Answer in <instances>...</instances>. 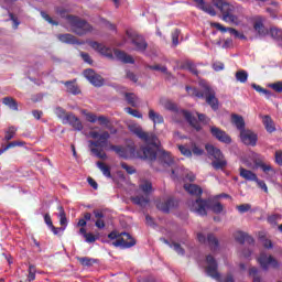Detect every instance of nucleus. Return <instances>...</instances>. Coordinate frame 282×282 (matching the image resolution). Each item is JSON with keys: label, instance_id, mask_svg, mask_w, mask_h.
Returning <instances> with one entry per match:
<instances>
[{"label": "nucleus", "instance_id": "nucleus-1", "mask_svg": "<svg viewBox=\"0 0 282 282\" xmlns=\"http://www.w3.org/2000/svg\"><path fill=\"white\" fill-rule=\"evenodd\" d=\"M129 131L137 135L141 142L148 144V147L142 148V155L143 160H150V162H155L158 160V149H160V140L158 135L153 132H147L144 129L140 127V124H130Z\"/></svg>", "mask_w": 282, "mask_h": 282}, {"label": "nucleus", "instance_id": "nucleus-2", "mask_svg": "<svg viewBox=\"0 0 282 282\" xmlns=\"http://www.w3.org/2000/svg\"><path fill=\"white\" fill-rule=\"evenodd\" d=\"M90 138L96 140L89 141L90 152L99 160H107V153H105L102 149L109 147V138H111V134H109L108 131H104L100 134L97 131H91Z\"/></svg>", "mask_w": 282, "mask_h": 282}, {"label": "nucleus", "instance_id": "nucleus-3", "mask_svg": "<svg viewBox=\"0 0 282 282\" xmlns=\"http://www.w3.org/2000/svg\"><path fill=\"white\" fill-rule=\"evenodd\" d=\"M186 91L194 98H205L207 105H209L214 111L219 109V99H217L216 93L207 84L203 85V91L188 86L186 87Z\"/></svg>", "mask_w": 282, "mask_h": 282}, {"label": "nucleus", "instance_id": "nucleus-4", "mask_svg": "<svg viewBox=\"0 0 282 282\" xmlns=\"http://www.w3.org/2000/svg\"><path fill=\"white\" fill-rule=\"evenodd\" d=\"M89 45L90 47H93V50L101 54V56H106V58H113V55H115L116 58H118V61H121V63H130V64L135 63V61L131 55L120 50L112 51L111 48L98 42H89Z\"/></svg>", "mask_w": 282, "mask_h": 282}, {"label": "nucleus", "instance_id": "nucleus-5", "mask_svg": "<svg viewBox=\"0 0 282 282\" xmlns=\"http://www.w3.org/2000/svg\"><path fill=\"white\" fill-rule=\"evenodd\" d=\"M206 208H209L216 215H219L224 212V205H221V203L219 202L214 203L212 200H204L202 198H198L191 205V210H193L194 213H198V215L202 216L207 215Z\"/></svg>", "mask_w": 282, "mask_h": 282}, {"label": "nucleus", "instance_id": "nucleus-6", "mask_svg": "<svg viewBox=\"0 0 282 282\" xmlns=\"http://www.w3.org/2000/svg\"><path fill=\"white\" fill-rule=\"evenodd\" d=\"M205 149L207 151V155L212 161V166L215 171H224L228 166V161H226V156L221 150L213 144H206Z\"/></svg>", "mask_w": 282, "mask_h": 282}, {"label": "nucleus", "instance_id": "nucleus-7", "mask_svg": "<svg viewBox=\"0 0 282 282\" xmlns=\"http://www.w3.org/2000/svg\"><path fill=\"white\" fill-rule=\"evenodd\" d=\"M67 21L70 25L72 32L77 34V36H85V34H88V32L94 31V26H91V24L76 15H68Z\"/></svg>", "mask_w": 282, "mask_h": 282}, {"label": "nucleus", "instance_id": "nucleus-8", "mask_svg": "<svg viewBox=\"0 0 282 282\" xmlns=\"http://www.w3.org/2000/svg\"><path fill=\"white\" fill-rule=\"evenodd\" d=\"M139 191L144 195H138L131 197V202L137 206H147L149 204V195L153 193V183L151 181L141 180L139 183Z\"/></svg>", "mask_w": 282, "mask_h": 282}, {"label": "nucleus", "instance_id": "nucleus-9", "mask_svg": "<svg viewBox=\"0 0 282 282\" xmlns=\"http://www.w3.org/2000/svg\"><path fill=\"white\" fill-rule=\"evenodd\" d=\"M207 267L205 269V272L207 276H212V279H215L219 282H235V278L232 275L228 274L225 278L220 279L219 272L217 271V260L213 256H207L206 258Z\"/></svg>", "mask_w": 282, "mask_h": 282}, {"label": "nucleus", "instance_id": "nucleus-10", "mask_svg": "<svg viewBox=\"0 0 282 282\" xmlns=\"http://www.w3.org/2000/svg\"><path fill=\"white\" fill-rule=\"evenodd\" d=\"M131 45H133L135 52H147L149 44L144 36L135 31H127L126 32Z\"/></svg>", "mask_w": 282, "mask_h": 282}, {"label": "nucleus", "instance_id": "nucleus-11", "mask_svg": "<svg viewBox=\"0 0 282 282\" xmlns=\"http://www.w3.org/2000/svg\"><path fill=\"white\" fill-rule=\"evenodd\" d=\"M258 263L261 265L262 270H268L270 268L276 270V268H279V261L272 256H267L265 252L260 253Z\"/></svg>", "mask_w": 282, "mask_h": 282}, {"label": "nucleus", "instance_id": "nucleus-12", "mask_svg": "<svg viewBox=\"0 0 282 282\" xmlns=\"http://www.w3.org/2000/svg\"><path fill=\"white\" fill-rule=\"evenodd\" d=\"M112 246L116 248H133V246H135V240L128 232H122L120 234V238L112 242Z\"/></svg>", "mask_w": 282, "mask_h": 282}, {"label": "nucleus", "instance_id": "nucleus-13", "mask_svg": "<svg viewBox=\"0 0 282 282\" xmlns=\"http://www.w3.org/2000/svg\"><path fill=\"white\" fill-rule=\"evenodd\" d=\"M197 239L199 243H208L213 252H216V250H219V239H217V237L214 236V234H208L207 238L203 234H197Z\"/></svg>", "mask_w": 282, "mask_h": 282}, {"label": "nucleus", "instance_id": "nucleus-14", "mask_svg": "<svg viewBox=\"0 0 282 282\" xmlns=\"http://www.w3.org/2000/svg\"><path fill=\"white\" fill-rule=\"evenodd\" d=\"M84 76L95 87H102V84H104L102 76L96 74V72H94V69H91V68L85 69L84 70Z\"/></svg>", "mask_w": 282, "mask_h": 282}, {"label": "nucleus", "instance_id": "nucleus-15", "mask_svg": "<svg viewBox=\"0 0 282 282\" xmlns=\"http://www.w3.org/2000/svg\"><path fill=\"white\" fill-rule=\"evenodd\" d=\"M240 139L243 142V144H247L248 147H257V133L252 132L251 130H242L240 132Z\"/></svg>", "mask_w": 282, "mask_h": 282}, {"label": "nucleus", "instance_id": "nucleus-16", "mask_svg": "<svg viewBox=\"0 0 282 282\" xmlns=\"http://www.w3.org/2000/svg\"><path fill=\"white\" fill-rule=\"evenodd\" d=\"M210 133L219 142H224L225 144H230V142H232V139L230 138V135H228V133H226V131L215 126L210 127Z\"/></svg>", "mask_w": 282, "mask_h": 282}, {"label": "nucleus", "instance_id": "nucleus-17", "mask_svg": "<svg viewBox=\"0 0 282 282\" xmlns=\"http://www.w3.org/2000/svg\"><path fill=\"white\" fill-rule=\"evenodd\" d=\"M212 28H216V30H219V32H230L236 39H240L241 41H246V37L243 33H240L239 31H237L236 29L232 28H226L224 25H221L218 22H214L212 23Z\"/></svg>", "mask_w": 282, "mask_h": 282}, {"label": "nucleus", "instance_id": "nucleus-18", "mask_svg": "<svg viewBox=\"0 0 282 282\" xmlns=\"http://www.w3.org/2000/svg\"><path fill=\"white\" fill-rule=\"evenodd\" d=\"M64 124H70L75 131H83V122L73 112H68L64 120Z\"/></svg>", "mask_w": 282, "mask_h": 282}, {"label": "nucleus", "instance_id": "nucleus-19", "mask_svg": "<svg viewBox=\"0 0 282 282\" xmlns=\"http://www.w3.org/2000/svg\"><path fill=\"white\" fill-rule=\"evenodd\" d=\"M214 6H216V8L220 10L223 17H225V14H230L235 11V7L224 0H215Z\"/></svg>", "mask_w": 282, "mask_h": 282}, {"label": "nucleus", "instance_id": "nucleus-20", "mask_svg": "<svg viewBox=\"0 0 282 282\" xmlns=\"http://www.w3.org/2000/svg\"><path fill=\"white\" fill-rule=\"evenodd\" d=\"M263 18L257 17L253 20V30L259 34V36H267L268 29L263 24Z\"/></svg>", "mask_w": 282, "mask_h": 282}, {"label": "nucleus", "instance_id": "nucleus-21", "mask_svg": "<svg viewBox=\"0 0 282 282\" xmlns=\"http://www.w3.org/2000/svg\"><path fill=\"white\" fill-rule=\"evenodd\" d=\"M183 117L185 118V120H187V122H189L193 129H196L197 131H202V126L199 124V121H197V119L193 117L191 112L183 110Z\"/></svg>", "mask_w": 282, "mask_h": 282}, {"label": "nucleus", "instance_id": "nucleus-22", "mask_svg": "<svg viewBox=\"0 0 282 282\" xmlns=\"http://www.w3.org/2000/svg\"><path fill=\"white\" fill-rule=\"evenodd\" d=\"M57 39H58V41H61V43H67L68 45H78L79 44L76 36L72 35L69 33L58 34Z\"/></svg>", "mask_w": 282, "mask_h": 282}, {"label": "nucleus", "instance_id": "nucleus-23", "mask_svg": "<svg viewBox=\"0 0 282 282\" xmlns=\"http://www.w3.org/2000/svg\"><path fill=\"white\" fill-rule=\"evenodd\" d=\"M235 239L236 241H238L239 243H254V238L248 236V234L243 232V231H237L235 234Z\"/></svg>", "mask_w": 282, "mask_h": 282}, {"label": "nucleus", "instance_id": "nucleus-24", "mask_svg": "<svg viewBox=\"0 0 282 282\" xmlns=\"http://www.w3.org/2000/svg\"><path fill=\"white\" fill-rule=\"evenodd\" d=\"M173 206H175V200L173 198H167L166 202L156 204V208L162 210V213H169Z\"/></svg>", "mask_w": 282, "mask_h": 282}, {"label": "nucleus", "instance_id": "nucleus-25", "mask_svg": "<svg viewBox=\"0 0 282 282\" xmlns=\"http://www.w3.org/2000/svg\"><path fill=\"white\" fill-rule=\"evenodd\" d=\"M262 123L264 126V129H267L268 133H274L276 131V128L274 127V121L272 120V117L270 116H262Z\"/></svg>", "mask_w": 282, "mask_h": 282}, {"label": "nucleus", "instance_id": "nucleus-26", "mask_svg": "<svg viewBox=\"0 0 282 282\" xmlns=\"http://www.w3.org/2000/svg\"><path fill=\"white\" fill-rule=\"evenodd\" d=\"M231 122L240 131V133L241 131L246 130V121L243 120V117L239 115H232Z\"/></svg>", "mask_w": 282, "mask_h": 282}, {"label": "nucleus", "instance_id": "nucleus-27", "mask_svg": "<svg viewBox=\"0 0 282 282\" xmlns=\"http://www.w3.org/2000/svg\"><path fill=\"white\" fill-rule=\"evenodd\" d=\"M240 177H242L243 180H247L248 182H256L258 178L257 174L243 167H240Z\"/></svg>", "mask_w": 282, "mask_h": 282}, {"label": "nucleus", "instance_id": "nucleus-28", "mask_svg": "<svg viewBox=\"0 0 282 282\" xmlns=\"http://www.w3.org/2000/svg\"><path fill=\"white\" fill-rule=\"evenodd\" d=\"M184 188L189 193V195H196V197H199L203 193L202 187L195 184H185Z\"/></svg>", "mask_w": 282, "mask_h": 282}, {"label": "nucleus", "instance_id": "nucleus-29", "mask_svg": "<svg viewBox=\"0 0 282 282\" xmlns=\"http://www.w3.org/2000/svg\"><path fill=\"white\" fill-rule=\"evenodd\" d=\"M108 149L110 151H115V153H117V155H119V158H123L124 160H127L126 147L109 144Z\"/></svg>", "mask_w": 282, "mask_h": 282}, {"label": "nucleus", "instance_id": "nucleus-30", "mask_svg": "<svg viewBox=\"0 0 282 282\" xmlns=\"http://www.w3.org/2000/svg\"><path fill=\"white\" fill-rule=\"evenodd\" d=\"M3 105L9 107V109H12V111H19V104L17 100L12 97H4L2 99Z\"/></svg>", "mask_w": 282, "mask_h": 282}, {"label": "nucleus", "instance_id": "nucleus-31", "mask_svg": "<svg viewBox=\"0 0 282 282\" xmlns=\"http://www.w3.org/2000/svg\"><path fill=\"white\" fill-rule=\"evenodd\" d=\"M149 118L154 122V124H162L164 122V117L162 115L155 112V110L150 109L149 110Z\"/></svg>", "mask_w": 282, "mask_h": 282}, {"label": "nucleus", "instance_id": "nucleus-32", "mask_svg": "<svg viewBox=\"0 0 282 282\" xmlns=\"http://www.w3.org/2000/svg\"><path fill=\"white\" fill-rule=\"evenodd\" d=\"M160 162L162 164H165V166H173V158H171V153L169 152H162L159 156Z\"/></svg>", "mask_w": 282, "mask_h": 282}, {"label": "nucleus", "instance_id": "nucleus-33", "mask_svg": "<svg viewBox=\"0 0 282 282\" xmlns=\"http://www.w3.org/2000/svg\"><path fill=\"white\" fill-rule=\"evenodd\" d=\"M254 164L256 166H259L263 171V173H265L267 175L270 173H274V169H272V165L265 164L263 163V161L256 160Z\"/></svg>", "mask_w": 282, "mask_h": 282}, {"label": "nucleus", "instance_id": "nucleus-34", "mask_svg": "<svg viewBox=\"0 0 282 282\" xmlns=\"http://www.w3.org/2000/svg\"><path fill=\"white\" fill-rule=\"evenodd\" d=\"M223 21H225L226 23H231L232 25H239V23H241L239 21V17L232 13L223 15Z\"/></svg>", "mask_w": 282, "mask_h": 282}, {"label": "nucleus", "instance_id": "nucleus-35", "mask_svg": "<svg viewBox=\"0 0 282 282\" xmlns=\"http://www.w3.org/2000/svg\"><path fill=\"white\" fill-rule=\"evenodd\" d=\"M199 10H203V12H206L207 14H210V17H216L217 12L215 11V8L210 4H206V2H202L198 6Z\"/></svg>", "mask_w": 282, "mask_h": 282}, {"label": "nucleus", "instance_id": "nucleus-36", "mask_svg": "<svg viewBox=\"0 0 282 282\" xmlns=\"http://www.w3.org/2000/svg\"><path fill=\"white\" fill-rule=\"evenodd\" d=\"M79 263L82 265H85L86 268H91V265H94V263H98L97 259L94 258H88V257H83V258H77Z\"/></svg>", "mask_w": 282, "mask_h": 282}, {"label": "nucleus", "instance_id": "nucleus-37", "mask_svg": "<svg viewBox=\"0 0 282 282\" xmlns=\"http://www.w3.org/2000/svg\"><path fill=\"white\" fill-rule=\"evenodd\" d=\"M97 166L101 171L102 175H105V177H111V167L100 161L97 162Z\"/></svg>", "mask_w": 282, "mask_h": 282}, {"label": "nucleus", "instance_id": "nucleus-38", "mask_svg": "<svg viewBox=\"0 0 282 282\" xmlns=\"http://www.w3.org/2000/svg\"><path fill=\"white\" fill-rule=\"evenodd\" d=\"M4 141L10 142L17 135V127L11 126L6 130Z\"/></svg>", "mask_w": 282, "mask_h": 282}, {"label": "nucleus", "instance_id": "nucleus-39", "mask_svg": "<svg viewBox=\"0 0 282 282\" xmlns=\"http://www.w3.org/2000/svg\"><path fill=\"white\" fill-rule=\"evenodd\" d=\"M65 85L68 94H73L74 96L80 94V88H78V86L73 82H66Z\"/></svg>", "mask_w": 282, "mask_h": 282}, {"label": "nucleus", "instance_id": "nucleus-40", "mask_svg": "<svg viewBox=\"0 0 282 282\" xmlns=\"http://www.w3.org/2000/svg\"><path fill=\"white\" fill-rule=\"evenodd\" d=\"M58 210L59 224L61 226H64L63 228L65 229L67 228V215L65 214V209L63 208V206H59Z\"/></svg>", "mask_w": 282, "mask_h": 282}, {"label": "nucleus", "instance_id": "nucleus-41", "mask_svg": "<svg viewBox=\"0 0 282 282\" xmlns=\"http://www.w3.org/2000/svg\"><path fill=\"white\" fill-rule=\"evenodd\" d=\"M126 100L131 107H138V97L133 93H127Z\"/></svg>", "mask_w": 282, "mask_h": 282}, {"label": "nucleus", "instance_id": "nucleus-42", "mask_svg": "<svg viewBox=\"0 0 282 282\" xmlns=\"http://www.w3.org/2000/svg\"><path fill=\"white\" fill-rule=\"evenodd\" d=\"M236 79L238 80V83H248V72L238 70L236 73Z\"/></svg>", "mask_w": 282, "mask_h": 282}, {"label": "nucleus", "instance_id": "nucleus-43", "mask_svg": "<svg viewBox=\"0 0 282 282\" xmlns=\"http://www.w3.org/2000/svg\"><path fill=\"white\" fill-rule=\"evenodd\" d=\"M270 34L275 41H282V30L278 28H271Z\"/></svg>", "mask_w": 282, "mask_h": 282}, {"label": "nucleus", "instance_id": "nucleus-44", "mask_svg": "<svg viewBox=\"0 0 282 282\" xmlns=\"http://www.w3.org/2000/svg\"><path fill=\"white\" fill-rule=\"evenodd\" d=\"M281 219L282 216L280 214H273L268 217V221L271 224V226H279V221H281Z\"/></svg>", "mask_w": 282, "mask_h": 282}, {"label": "nucleus", "instance_id": "nucleus-45", "mask_svg": "<svg viewBox=\"0 0 282 282\" xmlns=\"http://www.w3.org/2000/svg\"><path fill=\"white\" fill-rule=\"evenodd\" d=\"M68 113L69 112L65 111V109H63L61 107L55 108V115L57 116V118H59V120H62L63 123H64L65 118H67Z\"/></svg>", "mask_w": 282, "mask_h": 282}, {"label": "nucleus", "instance_id": "nucleus-46", "mask_svg": "<svg viewBox=\"0 0 282 282\" xmlns=\"http://www.w3.org/2000/svg\"><path fill=\"white\" fill-rule=\"evenodd\" d=\"M149 69H152L154 72H161V74H169V68L166 66H162L160 64L148 66Z\"/></svg>", "mask_w": 282, "mask_h": 282}, {"label": "nucleus", "instance_id": "nucleus-47", "mask_svg": "<svg viewBox=\"0 0 282 282\" xmlns=\"http://www.w3.org/2000/svg\"><path fill=\"white\" fill-rule=\"evenodd\" d=\"M135 145H127L126 147V160H129V158H135Z\"/></svg>", "mask_w": 282, "mask_h": 282}, {"label": "nucleus", "instance_id": "nucleus-48", "mask_svg": "<svg viewBox=\"0 0 282 282\" xmlns=\"http://www.w3.org/2000/svg\"><path fill=\"white\" fill-rule=\"evenodd\" d=\"M36 279V267L33 264L29 265L28 281L32 282Z\"/></svg>", "mask_w": 282, "mask_h": 282}, {"label": "nucleus", "instance_id": "nucleus-49", "mask_svg": "<svg viewBox=\"0 0 282 282\" xmlns=\"http://www.w3.org/2000/svg\"><path fill=\"white\" fill-rule=\"evenodd\" d=\"M259 270L257 268L252 267L249 269V276L253 278V282H261V278H259Z\"/></svg>", "mask_w": 282, "mask_h": 282}, {"label": "nucleus", "instance_id": "nucleus-50", "mask_svg": "<svg viewBox=\"0 0 282 282\" xmlns=\"http://www.w3.org/2000/svg\"><path fill=\"white\" fill-rule=\"evenodd\" d=\"M85 241L87 243H96L97 239H99L98 236H95L94 234L91 232H88V234H85V237H84Z\"/></svg>", "mask_w": 282, "mask_h": 282}, {"label": "nucleus", "instance_id": "nucleus-51", "mask_svg": "<svg viewBox=\"0 0 282 282\" xmlns=\"http://www.w3.org/2000/svg\"><path fill=\"white\" fill-rule=\"evenodd\" d=\"M185 69H188L194 76H197L199 72H197V67L192 63V62H186L185 63Z\"/></svg>", "mask_w": 282, "mask_h": 282}, {"label": "nucleus", "instance_id": "nucleus-52", "mask_svg": "<svg viewBox=\"0 0 282 282\" xmlns=\"http://www.w3.org/2000/svg\"><path fill=\"white\" fill-rule=\"evenodd\" d=\"M121 169H123L129 175H133V173H135V167L127 164L126 162H121Z\"/></svg>", "mask_w": 282, "mask_h": 282}, {"label": "nucleus", "instance_id": "nucleus-53", "mask_svg": "<svg viewBox=\"0 0 282 282\" xmlns=\"http://www.w3.org/2000/svg\"><path fill=\"white\" fill-rule=\"evenodd\" d=\"M41 17L47 21L51 25H58L57 21H54L50 14H47L45 11H41Z\"/></svg>", "mask_w": 282, "mask_h": 282}, {"label": "nucleus", "instance_id": "nucleus-54", "mask_svg": "<svg viewBox=\"0 0 282 282\" xmlns=\"http://www.w3.org/2000/svg\"><path fill=\"white\" fill-rule=\"evenodd\" d=\"M178 150L181 151L182 155H185V158H191V155H193V152L191 151V149L184 145H178Z\"/></svg>", "mask_w": 282, "mask_h": 282}, {"label": "nucleus", "instance_id": "nucleus-55", "mask_svg": "<svg viewBox=\"0 0 282 282\" xmlns=\"http://www.w3.org/2000/svg\"><path fill=\"white\" fill-rule=\"evenodd\" d=\"M172 43H173L174 46L180 45V30H175L172 33Z\"/></svg>", "mask_w": 282, "mask_h": 282}, {"label": "nucleus", "instance_id": "nucleus-56", "mask_svg": "<svg viewBox=\"0 0 282 282\" xmlns=\"http://www.w3.org/2000/svg\"><path fill=\"white\" fill-rule=\"evenodd\" d=\"M269 87L273 89V91H276L278 94L282 93V82L270 84Z\"/></svg>", "mask_w": 282, "mask_h": 282}, {"label": "nucleus", "instance_id": "nucleus-57", "mask_svg": "<svg viewBox=\"0 0 282 282\" xmlns=\"http://www.w3.org/2000/svg\"><path fill=\"white\" fill-rule=\"evenodd\" d=\"M127 113H129L130 116H133V118H142V115L140 111H138L137 109H132V108H126Z\"/></svg>", "mask_w": 282, "mask_h": 282}, {"label": "nucleus", "instance_id": "nucleus-58", "mask_svg": "<svg viewBox=\"0 0 282 282\" xmlns=\"http://www.w3.org/2000/svg\"><path fill=\"white\" fill-rule=\"evenodd\" d=\"M126 78H128L132 83H138V76H135L131 70H127Z\"/></svg>", "mask_w": 282, "mask_h": 282}, {"label": "nucleus", "instance_id": "nucleus-59", "mask_svg": "<svg viewBox=\"0 0 282 282\" xmlns=\"http://www.w3.org/2000/svg\"><path fill=\"white\" fill-rule=\"evenodd\" d=\"M80 56L85 63H88L89 65L94 63V61H91V56H89V53L82 52Z\"/></svg>", "mask_w": 282, "mask_h": 282}, {"label": "nucleus", "instance_id": "nucleus-60", "mask_svg": "<svg viewBox=\"0 0 282 282\" xmlns=\"http://www.w3.org/2000/svg\"><path fill=\"white\" fill-rule=\"evenodd\" d=\"M250 208H252V206H250V204H242V205L238 206L239 213H248V210H250Z\"/></svg>", "mask_w": 282, "mask_h": 282}, {"label": "nucleus", "instance_id": "nucleus-61", "mask_svg": "<svg viewBox=\"0 0 282 282\" xmlns=\"http://www.w3.org/2000/svg\"><path fill=\"white\" fill-rule=\"evenodd\" d=\"M172 246L177 254H184V248H182L181 243L174 242Z\"/></svg>", "mask_w": 282, "mask_h": 282}, {"label": "nucleus", "instance_id": "nucleus-62", "mask_svg": "<svg viewBox=\"0 0 282 282\" xmlns=\"http://www.w3.org/2000/svg\"><path fill=\"white\" fill-rule=\"evenodd\" d=\"M213 69L215 72H221L224 69V63L221 62H216L213 64Z\"/></svg>", "mask_w": 282, "mask_h": 282}, {"label": "nucleus", "instance_id": "nucleus-63", "mask_svg": "<svg viewBox=\"0 0 282 282\" xmlns=\"http://www.w3.org/2000/svg\"><path fill=\"white\" fill-rule=\"evenodd\" d=\"M99 124H104L105 127H107V124H109V119L105 116H99L97 118Z\"/></svg>", "mask_w": 282, "mask_h": 282}, {"label": "nucleus", "instance_id": "nucleus-64", "mask_svg": "<svg viewBox=\"0 0 282 282\" xmlns=\"http://www.w3.org/2000/svg\"><path fill=\"white\" fill-rule=\"evenodd\" d=\"M275 162L279 164V166H282V151H276L275 152Z\"/></svg>", "mask_w": 282, "mask_h": 282}]
</instances>
